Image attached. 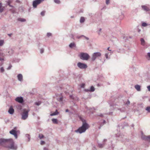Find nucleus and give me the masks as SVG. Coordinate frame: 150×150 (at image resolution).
<instances>
[{"instance_id": "nucleus-1", "label": "nucleus", "mask_w": 150, "mask_h": 150, "mask_svg": "<svg viewBox=\"0 0 150 150\" xmlns=\"http://www.w3.org/2000/svg\"><path fill=\"white\" fill-rule=\"evenodd\" d=\"M0 146H2L9 149L13 150H16L17 146L15 144L14 142L12 139H0Z\"/></svg>"}, {"instance_id": "nucleus-2", "label": "nucleus", "mask_w": 150, "mask_h": 150, "mask_svg": "<svg viewBox=\"0 0 150 150\" xmlns=\"http://www.w3.org/2000/svg\"><path fill=\"white\" fill-rule=\"evenodd\" d=\"M80 118L83 122L82 126L79 127L78 129L75 130V132L76 133L81 134L85 132L86 130L89 128V125L86 122L85 120L82 119L81 117H80Z\"/></svg>"}, {"instance_id": "nucleus-3", "label": "nucleus", "mask_w": 150, "mask_h": 150, "mask_svg": "<svg viewBox=\"0 0 150 150\" xmlns=\"http://www.w3.org/2000/svg\"><path fill=\"white\" fill-rule=\"evenodd\" d=\"M80 59L83 60L87 61L90 58V56L88 54L83 52H81L79 55Z\"/></svg>"}, {"instance_id": "nucleus-4", "label": "nucleus", "mask_w": 150, "mask_h": 150, "mask_svg": "<svg viewBox=\"0 0 150 150\" xmlns=\"http://www.w3.org/2000/svg\"><path fill=\"white\" fill-rule=\"evenodd\" d=\"M30 111V110H27L26 109H24L23 110V112L21 115H22L21 119L23 120H26L28 117V113Z\"/></svg>"}, {"instance_id": "nucleus-5", "label": "nucleus", "mask_w": 150, "mask_h": 150, "mask_svg": "<svg viewBox=\"0 0 150 150\" xmlns=\"http://www.w3.org/2000/svg\"><path fill=\"white\" fill-rule=\"evenodd\" d=\"M101 54L99 52H96L93 54L91 57L92 60L94 61L97 58L100 57Z\"/></svg>"}, {"instance_id": "nucleus-6", "label": "nucleus", "mask_w": 150, "mask_h": 150, "mask_svg": "<svg viewBox=\"0 0 150 150\" xmlns=\"http://www.w3.org/2000/svg\"><path fill=\"white\" fill-rule=\"evenodd\" d=\"M44 0H35L33 2V7L34 8H36L37 6L40 4L41 2Z\"/></svg>"}, {"instance_id": "nucleus-7", "label": "nucleus", "mask_w": 150, "mask_h": 150, "mask_svg": "<svg viewBox=\"0 0 150 150\" xmlns=\"http://www.w3.org/2000/svg\"><path fill=\"white\" fill-rule=\"evenodd\" d=\"M77 66L79 68L81 69H86L87 67V66L86 64L80 62L77 63Z\"/></svg>"}, {"instance_id": "nucleus-8", "label": "nucleus", "mask_w": 150, "mask_h": 150, "mask_svg": "<svg viewBox=\"0 0 150 150\" xmlns=\"http://www.w3.org/2000/svg\"><path fill=\"white\" fill-rule=\"evenodd\" d=\"M56 95L57 96V100L61 103H63V97L62 96V94L60 93L59 95V94H56Z\"/></svg>"}, {"instance_id": "nucleus-9", "label": "nucleus", "mask_w": 150, "mask_h": 150, "mask_svg": "<svg viewBox=\"0 0 150 150\" xmlns=\"http://www.w3.org/2000/svg\"><path fill=\"white\" fill-rule=\"evenodd\" d=\"M107 141V139H104L103 141V143H101L98 142V146L100 148H102L103 147L105 144V143Z\"/></svg>"}, {"instance_id": "nucleus-10", "label": "nucleus", "mask_w": 150, "mask_h": 150, "mask_svg": "<svg viewBox=\"0 0 150 150\" xmlns=\"http://www.w3.org/2000/svg\"><path fill=\"white\" fill-rule=\"evenodd\" d=\"M10 133L11 134L13 135L14 136L15 139H16L18 137L17 134L16 132L14 129H12L10 131Z\"/></svg>"}, {"instance_id": "nucleus-11", "label": "nucleus", "mask_w": 150, "mask_h": 150, "mask_svg": "<svg viewBox=\"0 0 150 150\" xmlns=\"http://www.w3.org/2000/svg\"><path fill=\"white\" fill-rule=\"evenodd\" d=\"M15 100L19 103H22L23 102V99L22 97H17L15 99Z\"/></svg>"}, {"instance_id": "nucleus-12", "label": "nucleus", "mask_w": 150, "mask_h": 150, "mask_svg": "<svg viewBox=\"0 0 150 150\" xmlns=\"http://www.w3.org/2000/svg\"><path fill=\"white\" fill-rule=\"evenodd\" d=\"M142 138L143 140L150 142V135L147 136L145 135H143L142 136Z\"/></svg>"}, {"instance_id": "nucleus-13", "label": "nucleus", "mask_w": 150, "mask_h": 150, "mask_svg": "<svg viewBox=\"0 0 150 150\" xmlns=\"http://www.w3.org/2000/svg\"><path fill=\"white\" fill-rule=\"evenodd\" d=\"M17 78L18 80L20 81H22L23 80V76L22 74H19L17 75Z\"/></svg>"}, {"instance_id": "nucleus-14", "label": "nucleus", "mask_w": 150, "mask_h": 150, "mask_svg": "<svg viewBox=\"0 0 150 150\" xmlns=\"http://www.w3.org/2000/svg\"><path fill=\"white\" fill-rule=\"evenodd\" d=\"M8 113L12 115L14 112V110L12 106H11L8 110Z\"/></svg>"}, {"instance_id": "nucleus-15", "label": "nucleus", "mask_w": 150, "mask_h": 150, "mask_svg": "<svg viewBox=\"0 0 150 150\" xmlns=\"http://www.w3.org/2000/svg\"><path fill=\"white\" fill-rule=\"evenodd\" d=\"M102 121H103V122H101L99 124L100 126L99 127H98V128L99 129H100L101 127L102 126H103L105 124L106 121H105V120H103Z\"/></svg>"}, {"instance_id": "nucleus-16", "label": "nucleus", "mask_w": 150, "mask_h": 150, "mask_svg": "<svg viewBox=\"0 0 150 150\" xmlns=\"http://www.w3.org/2000/svg\"><path fill=\"white\" fill-rule=\"evenodd\" d=\"M4 56V54L2 52H0V61H4V59L3 58Z\"/></svg>"}, {"instance_id": "nucleus-17", "label": "nucleus", "mask_w": 150, "mask_h": 150, "mask_svg": "<svg viewBox=\"0 0 150 150\" xmlns=\"http://www.w3.org/2000/svg\"><path fill=\"white\" fill-rule=\"evenodd\" d=\"M134 88L138 91H141L140 86L139 85H136L134 86Z\"/></svg>"}, {"instance_id": "nucleus-18", "label": "nucleus", "mask_w": 150, "mask_h": 150, "mask_svg": "<svg viewBox=\"0 0 150 150\" xmlns=\"http://www.w3.org/2000/svg\"><path fill=\"white\" fill-rule=\"evenodd\" d=\"M142 9L146 11H149V9L146 6L144 5H143L142 6Z\"/></svg>"}, {"instance_id": "nucleus-19", "label": "nucleus", "mask_w": 150, "mask_h": 150, "mask_svg": "<svg viewBox=\"0 0 150 150\" xmlns=\"http://www.w3.org/2000/svg\"><path fill=\"white\" fill-rule=\"evenodd\" d=\"M85 21V19L84 17H81L80 20V22L81 23H82Z\"/></svg>"}, {"instance_id": "nucleus-20", "label": "nucleus", "mask_w": 150, "mask_h": 150, "mask_svg": "<svg viewBox=\"0 0 150 150\" xmlns=\"http://www.w3.org/2000/svg\"><path fill=\"white\" fill-rule=\"evenodd\" d=\"M59 114V112L57 111V110H56V111L53 113H52L50 114V115L52 116L54 115H58Z\"/></svg>"}, {"instance_id": "nucleus-21", "label": "nucleus", "mask_w": 150, "mask_h": 150, "mask_svg": "<svg viewBox=\"0 0 150 150\" xmlns=\"http://www.w3.org/2000/svg\"><path fill=\"white\" fill-rule=\"evenodd\" d=\"M75 46L76 45L74 42L71 43L69 45V47L71 48H72L73 47H75Z\"/></svg>"}, {"instance_id": "nucleus-22", "label": "nucleus", "mask_w": 150, "mask_h": 150, "mask_svg": "<svg viewBox=\"0 0 150 150\" xmlns=\"http://www.w3.org/2000/svg\"><path fill=\"white\" fill-rule=\"evenodd\" d=\"M18 20L21 22H24L26 21V20L25 19L21 18H18Z\"/></svg>"}, {"instance_id": "nucleus-23", "label": "nucleus", "mask_w": 150, "mask_h": 150, "mask_svg": "<svg viewBox=\"0 0 150 150\" xmlns=\"http://www.w3.org/2000/svg\"><path fill=\"white\" fill-rule=\"evenodd\" d=\"M124 105H125L128 106L130 104V102L128 100L126 102H124Z\"/></svg>"}, {"instance_id": "nucleus-24", "label": "nucleus", "mask_w": 150, "mask_h": 150, "mask_svg": "<svg viewBox=\"0 0 150 150\" xmlns=\"http://www.w3.org/2000/svg\"><path fill=\"white\" fill-rule=\"evenodd\" d=\"M4 11V8L2 7V4L0 3V12L2 13Z\"/></svg>"}, {"instance_id": "nucleus-25", "label": "nucleus", "mask_w": 150, "mask_h": 150, "mask_svg": "<svg viewBox=\"0 0 150 150\" xmlns=\"http://www.w3.org/2000/svg\"><path fill=\"white\" fill-rule=\"evenodd\" d=\"M140 41H141V44L142 45H144L145 42L143 38H142L140 39Z\"/></svg>"}, {"instance_id": "nucleus-26", "label": "nucleus", "mask_w": 150, "mask_h": 150, "mask_svg": "<svg viewBox=\"0 0 150 150\" xmlns=\"http://www.w3.org/2000/svg\"><path fill=\"white\" fill-rule=\"evenodd\" d=\"M52 122L54 124H57L58 123L57 120L56 119L53 118L52 119Z\"/></svg>"}, {"instance_id": "nucleus-27", "label": "nucleus", "mask_w": 150, "mask_h": 150, "mask_svg": "<svg viewBox=\"0 0 150 150\" xmlns=\"http://www.w3.org/2000/svg\"><path fill=\"white\" fill-rule=\"evenodd\" d=\"M7 5L9 6L12 2V1L11 0H7L5 1Z\"/></svg>"}, {"instance_id": "nucleus-28", "label": "nucleus", "mask_w": 150, "mask_h": 150, "mask_svg": "<svg viewBox=\"0 0 150 150\" xmlns=\"http://www.w3.org/2000/svg\"><path fill=\"white\" fill-rule=\"evenodd\" d=\"M95 91V88L94 87L92 86L91 87L90 89V92H93Z\"/></svg>"}, {"instance_id": "nucleus-29", "label": "nucleus", "mask_w": 150, "mask_h": 150, "mask_svg": "<svg viewBox=\"0 0 150 150\" xmlns=\"http://www.w3.org/2000/svg\"><path fill=\"white\" fill-rule=\"evenodd\" d=\"M8 53L9 54V55H11L13 53V51L12 49H11L9 51H8Z\"/></svg>"}, {"instance_id": "nucleus-30", "label": "nucleus", "mask_w": 150, "mask_h": 150, "mask_svg": "<svg viewBox=\"0 0 150 150\" xmlns=\"http://www.w3.org/2000/svg\"><path fill=\"white\" fill-rule=\"evenodd\" d=\"M38 137L40 139H41L44 137V136L42 134H39Z\"/></svg>"}, {"instance_id": "nucleus-31", "label": "nucleus", "mask_w": 150, "mask_h": 150, "mask_svg": "<svg viewBox=\"0 0 150 150\" xmlns=\"http://www.w3.org/2000/svg\"><path fill=\"white\" fill-rule=\"evenodd\" d=\"M118 110H120L121 112H124L125 111V108H121L118 109Z\"/></svg>"}, {"instance_id": "nucleus-32", "label": "nucleus", "mask_w": 150, "mask_h": 150, "mask_svg": "<svg viewBox=\"0 0 150 150\" xmlns=\"http://www.w3.org/2000/svg\"><path fill=\"white\" fill-rule=\"evenodd\" d=\"M17 108L19 110H21L22 109V106L20 105H18L17 106Z\"/></svg>"}, {"instance_id": "nucleus-33", "label": "nucleus", "mask_w": 150, "mask_h": 150, "mask_svg": "<svg viewBox=\"0 0 150 150\" xmlns=\"http://www.w3.org/2000/svg\"><path fill=\"white\" fill-rule=\"evenodd\" d=\"M146 110L148 112H150V106L147 107L146 109Z\"/></svg>"}, {"instance_id": "nucleus-34", "label": "nucleus", "mask_w": 150, "mask_h": 150, "mask_svg": "<svg viewBox=\"0 0 150 150\" xmlns=\"http://www.w3.org/2000/svg\"><path fill=\"white\" fill-rule=\"evenodd\" d=\"M45 11H42L40 13V14L42 16H44L45 15Z\"/></svg>"}, {"instance_id": "nucleus-35", "label": "nucleus", "mask_w": 150, "mask_h": 150, "mask_svg": "<svg viewBox=\"0 0 150 150\" xmlns=\"http://www.w3.org/2000/svg\"><path fill=\"white\" fill-rule=\"evenodd\" d=\"M41 103L40 101H39L38 102H36L35 103V104L37 105V106H39L40 105Z\"/></svg>"}, {"instance_id": "nucleus-36", "label": "nucleus", "mask_w": 150, "mask_h": 150, "mask_svg": "<svg viewBox=\"0 0 150 150\" xmlns=\"http://www.w3.org/2000/svg\"><path fill=\"white\" fill-rule=\"evenodd\" d=\"M25 137H26L28 138V141H30V136L28 134H26L25 135Z\"/></svg>"}, {"instance_id": "nucleus-37", "label": "nucleus", "mask_w": 150, "mask_h": 150, "mask_svg": "<svg viewBox=\"0 0 150 150\" xmlns=\"http://www.w3.org/2000/svg\"><path fill=\"white\" fill-rule=\"evenodd\" d=\"M142 25L143 27H146L148 25V24L145 22H143L142 23Z\"/></svg>"}, {"instance_id": "nucleus-38", "label": "nucleus", "mask_w": 150, "mask_h": 150, "mask_svg": "<svg viewBox=\"0 0 150 150\" xmlns=\"http://www.w3.org/2000/svg\"><path fill=\"white\" fill-rule=\"evenodd\" d=\"M54 2L57 4H59L60 3V1L59 0H54Z\"/></svg>"}, {"instance_id": "nucleus-39", "label": "nucleus", "mask_w": 150, "mask_h": 150, "mask_svg": "<svg viewBox=\"0 0 150 150\" xmlns=\"http://www.w3.org/2000/svg\"><path fill=\"white\" fill-rule=\"evenodd\" d=\"M4 43V41L3 40H0V46H2Z\"/></svg>"}, {"instance_id": "nucleus-40", "label": "nucleus", "mask_w": 150, "mask_h": 150, "mask_svg": "<svg viewBox=\"0 0 150 150\" xmlns=\"http://www.w3.org/2000/svg\"><path fill=\"white\" fill-rule=\"evenodd\" d=\"M0 72L1 73L3 72L4 71V70L3 67H1L0 69Z\"/></svg>"}, {"instance_id": "nucleus-41", "label": "nucleus", "mask_w": 150, "mask_h": 150, "mask_svg": "<svg viewBox=\"0 0 150 150\" xmlns=\"http://www.w3.org/2000/svg\"><path fill=\"white\" fill-rule=\"evenodd\" d=\"M19 9L20 11H21V12H23L24 11L23 8L22 6L19 8Z\"/></svg>"}, {"instance_id": "nucleus-42", "label": "nucleus", "mask_w": 150, "mask_h": 150, "mask_svg": "<svg viewBox=\"0 0 150 150\" xmlns=\"http://www.w3.org/2000/svg\"><path fill=\"white\" fill-rule=\"evenodd\" d=\"M40 53L41 54H42L44 52V49L43 48L40 49Z\"/></svg>"}, {"instance_id": "nucleus-43", "label": "nucleus", "mask_w": 150, "mask_h": 150, "mask_svg": "<svg viewBox=\"0 0 150 150\" xmlns=\"http://www.w3.org/2000/svg\"><path fill=\"white\" fill-rule=\"evenodd\" d=\"M105 3L107 5L109 4L110 3V0H106Z\"/></svg>"}, {"instance_id": "nucleus-44", "label": "nucleus", "mask_w": 150, "mask_h": 150, "mask_svg": "<svg viewBox=\"0 0 150 150\" xmlns=\"http://www.w3.org/2000/svg\"><path fill=\"white\" fill-rule=\"evenodd\" d=\"M52 35V34L51 33H47V36L49 37Z\"/></svg>"}, {"instance_id": "nucleus-45", "label": "nucleus", "mask_w": 150, "mask_h": 150, "mask_svg": "<svg viewBox=\"0 0 150 150\" xmlns=\"http://www.w3.org/2000/svg\"><path fill=\"white\" fill-rule=\"evenodd\" d=\"M45 144V142L43 141H41L40 142V144L41 145H43Z\"/></svg>"}, {"instance_id": "nucleus-46", "label": "nucleus", "mask_w": 150, "mask_h": 150, "mask_svg": "<svg viewBox=\"0 0 150 150\" xmlns=\"http://www.w3.org/2000/svg\"><path fill=\"white\" fill-rule=\"evenodd\" d=\"M12 67V66L11 65V64H10L9 65V67H8V68H7V69L8 70H9Z\"/></svg>"}, {"instance_id": "nucleus-47", "label": "nucleus", "mask_w": 150, "mask_h": 150, "mask_svg": "<svg viewBox=\"0 0 150 150\" xmlns=\"http://www.w3.org/2000/svg\"><path fill=\"white\" fill-rule=\"evenodd\" d=\"M85 86V84L84 83H82L81 85V88H84Z\"/></svg>"}, {"instance_id": "nucleus-48", "label": "nucleus", "mask_w": 150, "mask_h": 150, "mask_svg": "<svg viewBox=\"0 0 150 150\" xmlns=\"http://www.w3.org/2000/svg\"><path fill=\"white\" fill-rule=\"evenodd\" d=\"M101 30H102V29L101 28H100L99 29V31H98V34L99 35H100V32H101Z\"/></svg>"}, {"instance_id": "nucleus-49", "label": "nucleus", "mask_w": 150, "mask_h": 150, "mask_svg": "<svg viewBox=\"0 0 150 150\" xmlns=\"http://www.w3.org/2000/svg\"><path fill=\"white\" fill-rule=\"evenodd\" d=\"M147 88H148V91H150V85L147 86Z\"/></svg>"}, {"instance_id": "nucleus-50", "label": "nucleus", "mask_w": 150, "mask_h": 150, "mask_svg": "<svg viewBox=\"0 0 150 150\" xmlns=\"http://www.w3.org/2000/svg\"><path fill=\"white\" fill-rule=\"evenodd\" d=\"M105 56L106 57L107 59L108 58V53H106L105 54Z\"/></svg>"}, {"instance_id": "nucleus-51", "label": "nucleus", "mask_w": 150, "mask_h": 150, "mask_svg": "<svg viewBox=\"0 0 150 150\" xmlns=\"http://www.w3.org/2000/svg\"><path fill=\"white\" fill-rule=\"evenodd\" d=\"M110 108L112 109H115V107H114V106L111 105Z\"/></svg>"}, {"instance_id": "nucleus-52", "label": "nucleus", "mask_w": 150, "mask_h": 150, "mask_svg": "<svg viewBox=\"0 0 150 150\" xmlns=\"http://www.w3.org/2000/svg\"><path fill=\"white\" fill-rule=\"evenodd\" d=\"M70 97L73 99H74V97L72 95H70Z\"/></svg>"}, {"instance_id": "nucleus-53", "label": "nucleus", "mask_w": 150, "mask_h": 150, "mask_svg": "<svg viewBox=\"0 0 150 150\" xmlns=\"http://www.w3.org/2000/svg\"><path fill=\"white\" fill-rule=\"evenodd\" d=\"M16 2L17 3H20L21 2V1L19 0H16Z\"/></svg>"}, {"instance_id": "nucleus-54", "label": "nucleus", "mask_w": 150, "mask_h": 150, "mask_svg": "<svg viewBox=\"0 0 150 150\" xmlns=\"http://www.w3.org/2000/svg\"><path fill=\"white\" fill-rule=\"evenodd\" d=\"M84 38L87 40H89V38L86 36H85Z\"/></svg>"}, {"instance_id": "nucleus-55", "label": "nucleus", "mask_w": 150, "mask_h": 150, "mask_svg": "<svg viewBox=\"0 0 150 150\" xmlns=\"http://www.w3.org/2000/svg\"><path fill=\"white\" fill-rule=\"evenodd\" d=\"M148 56L150 58V52H149L147 54Z\"/></svg>"}, {"instance_id": "nucleus-56", "label": "nucleus", "mask_w": 150, "mask_h": 150, "mask_svg": "<svg viewBox=\"0 0 150 150\" xmlns=\"http://www.w3.org/2000/svg\"><path fill=\"white\" fill-rule=\"evenodd\" d=\"M76 38H77L78 39H80L81 38V35L80 36H77Z\"/></svg>"}, {"instance_id": "nucleus-57", "label": "nucleus", "mask_w": 150, "mask_h": 150, "mask_svg": "<svg viewBox=\"0 0 150 150\" xmlns=\"http://www.w3.org/2000/svg\"><path fill=\"white\" fill-rule=\"evenodd\" d=\"M85 91H87V92H88V91H90V89H86V90H85Z\"/></svg>"}, {"instance_id": "nucleus-58", "label": "nucleus", "mask_w": 150, "mask_h": 150, "mask_svg": "<svg viewBox=\"0 0 150 150\" xmlns=\"http://www.w3.org/2000/svg\"><path fill=\"white\" fill-rule=\"evenodd\" d=\"M99 116H100L101 117H103V115L102 114H100V115H99Z\"/></svg>"}, {"instance_id": "nucleus-59", "label": "nucleus", "mask_w": 150, "mask_h": 150, "mask_svg": "<svg viewBox=\"0 0 150 150\" xmlns=\"http://www.w3.org/2000/svg\"><path fill=\"white\" fill-rule=\"evenodd\" d=\"M85 36H84V35H81V38L82 37H83V38H84Z\"/></svg>"}, {"instance_id": "nucleus-60", "label": "nucleus", "mask_w": 150, "mask_h": 150, "mask_svg": "<svg viewBox=\"0 0 150 150\" xmlns=\"http://www.w3.org/2000/svg\"><path fill=\"white\" fill-rule=\"evenodd\" d=\"M85 36H84V35H81V38L82 37H83V38H84Z\"/></svg>"}, {"instance_id": "nucleus-61", "label": "nucleus", "mask_w": 150, "mask_h": 150, "mask_svg": "<svg viewBox=\"0 0 150 150\" xmlns=\"http://www.w3.org/2000/svg\"><path fill=\"white\" fill-rule=\"evenodd\" d=\"M9 6L11 7H13V6L12 5H11L10 4L9 5Z\"/></svg>"}, {"instance_id": "nucleus-62", "label": "nucleus", "mask_w": 150, "mask_h": 150, "mask_svg": "<svg viewBox=\"0 0 150 150\" xmlns=\"http://www.w3.org/2000/svg\"><path fill=\"white\" fill-rule=\"evenodd\" d=\"M69 111V110L68 109H67L66 110V112H68Z\"/></svg>"}, {"instance_id": "nucleus-63", "label": "nucleus", "mask_w": 150, "mask_h": 150, "mask_svg": "<svg viewBox=\"0 0 150 150\" xmlns=\"http://www.w3.org/2000/svg\"><path fill=\"white\" fill-rule=\"evenodd\" d=\"M86 108L87 110H90V109H89V108H88L87 107H86Z\"/></svg>"}, {"instance_id": "nucleus-64", "label": "nucleus", "mask_w": 150, "mask_h": 150, "mask_svg": "<svg viewBox=\"0 0 150 150\" xmlns=\"http://www.w3.org/2000/svg\"><path fill=\"white\" fill-rule=\"evenodd\" d=\"M44 150H48L46 148H44Z\"/></svg>"}]
</instances>
